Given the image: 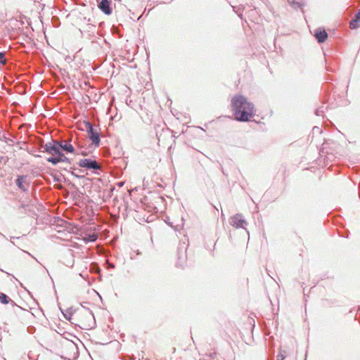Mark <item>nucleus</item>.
Listing matches in <instances>:
<instances>
[{"label": "nucleus", "mask_w": 360, "mask_h": 360, "mask_svg": "<svg viewBox=\"0 0 360 360\" xmlns=\"http://www.w3.org/2000/svg\"><path fill=\"white\" fill-rule=\"evenodd\" d=\"M70 141L68 140H62L59 141V144L60 145V149L61 150H63L66 153H74V154H78L74 146L70 143Z\"/></svg>", "instance_id": "0eeeda50"}, {"label": "nucleus", "mask_w": 360, "mask_h": 360, "mask_svg": "<svg viewBox=\"0 0 360 360\" xmlns=\"http://www.w3.org/2000/svg\"><path fill=\"white\" fill-rule=\"evenodd\" d=\"M60 146L58 140L51 139V141L46 143L41 146L44 148V152L51 155L47 158L46 160L53 165H56L59 162L71 164V160L65 155Z\"/></svg>", "instance_id": "f03ea898"}, {"label": "nucleus", "mask_w": 360, "mask_h": 360, "mask_svg": "<svg viewBox=\"0 0 360 360\" xmlns=\"http://www.w3.org/2000/svg\"><path fill=\"white\" fill-rule=\"evenodd\" d=\"M305 358H307V354H305ZM304 360H307V359H304Z\"/></svg>", "instance_id": "cd10ccee"}, {"label": "nucleus", "mask_w": 360, "mask_h": 360, "mask_svg": "<svg viewBox=\"0 0 360 360\" xmlns=\"http://www.w3.org/2000/svg\"><path fill=\"white\" fill-rule=\"evenodd\" d=\"M98 8L106 15H110L112 13L110 4L108 0H101L98 4Z\"/></svg>", "instance_id": "6e6552de"}, {"label": "nucleus", "mask_w": 360, "mask_h": 360, "mask_svg": "<svg viewBox=\"0 0 360 360\" xmlns=\"http://www.w3.org/2000/svg\"><path fill=\"white\" fill-rule=\"evenodd\" d=\"M229 224L236 229H245V226L247 225L248 223L244 219L243 214H236L230 217Z\"/></svg>", "instance_id": "20e7f679"}, {"label": "nucleus", "mask_w": 360, "mask_h": 360, "mask_svg": "<svg viewBox=\"0 0 360 360\" xmlns=\"http://www.w3.org/2000/svg\"><path fill=\"white\" fill-rule=\"evenodd\" d=\"M27 176L20 175L18 176L15 180L16 186L22 191L25 192L28 190L29 182L27 181Z\"/></svg>", "instance_id": "423d86ee"}, {"label": "nucleus", "mask_w": 360, "mask_h": 360, "mask_svg": "<svg viewBox=\"0 0 360 360\" xmlns=\"http://www.w3.org/2000/svg\"><path fill=\"white\" fill-rule=\"evenodd\" d=\"M1 340H2V337H1V335H0V341H1Z\"/></svg>", "instance_id": "bb28decb"}, {"label": "nucleus", "mask_w": 360, "mask_h": 360, "mask_svg": "<svg viewBox=\"0 0 360 360\" xmlns=\"http://www.w3.org/2000/svg\"><path fill=\"white\" fill-rule=\"evenodd\" d=\"M314 36L319 43L324 42L328 38V34L325 30L318 29L316 30Z\"/></svg>", "instance_id": "1a4fd4ad"}, {"label": "nucleus", "mask_w": 360, "mask_h": 360, "mask_svg": "<svg viewBox=\"0 0 360 360\" xmlns=\"http://www.w3.org/2000/svg\"><path fill=\"white\" fill-rule=\"evenodd\" d=\"M84 124L89 138L92 141V143L96 147L99 146L101 142L99 131L94 129V125L90 122L85 121Z\"/></svg>", "instance_id": "7ed1b4c3"}, {"label": "nucleus", "mask_w": 360, "mask_h": 360, "mask_svg": "<svg viewBox=\"0 0 360 360\" xmlns=\"http://www.w3.org/2000/svg\"><path fill=\"white\" fill-rule=\"evenodd\" d=\"M6 63V59L5 58V53L0 52V65H5Z\"/></svg>", "instance_id": "f3484780"}, {"label": "nucleus", "mask_w": 360, "mask_h": 360, "mask_svg": "<svg viewBox=\"0 0 360 360\" xmlns=\"http://www.w3.org/2000/svg\"><path fill=\"white\" fill-rule=\"evenodd\" d=\"M200 360H207V359H200Z\"/></svg>", "instance_id": "c85d7f7f"}, {"label": "nucleus", "mask_w": 360, "mask_h": 360, "mask_svg": "<svg viewBox=\"0 0 360 360\" xmlns=\"http://www.w3.org/2000/svg\"><path fill=\"white\" fill-rule=\"evenodd\" d=\"M81 155H84V156H86V155H87V153H86V152H84V151H82V152L81 153Z\"/></svg>", "instance_id": "5701e85b"}, {"label": "nucleus", "mask_w": 360, "mask_h": 360, "mask_svg": "<svg viewBox=\"0 0 360 360\" xmlns=\"http://www.w3.org/2000/svg\"><path fill=\"white\" fill-rule=\"evenodd\" d=\"M98 238V236L96 234H91L88 236V241L89 242H95Z\"/></svg>", "instance_id": "a211bd4d"}, {"label": "nucleus", "mask_w": 360, "mask_h": 360, "mask_svg": "<svg viewBox=\"0 0 360 360\" xmlns=\"http://www.w3.org/2000/svg\"><path fill=\"white\" fill-rule=\"evenodd\" d=\"M287 351L284 349H280L278 355L276 356V360H284L287 356Z\"/></svg>", "instance_id": "4468645a"}, {"label": "nucleus", "mask_w": 360, "mask_h": 360, "mask_svg": "<svg viewBox=\"0 0 360 360\" xmlns=\"http://www.w3.org/2000/svg\"><path fill=\"white\" fill-rule=\"evenodd\" d=\"M83 316H84L87 319H94V314L89 309H85L83 312Z\"/></svg>", "instance_id": "dca6fc26"}, {"label": "nucleus", "mask_w": 360, "mask_h": 360, "mask_svg": "<svg viewBox=\"0 0 360 360\" xmlns=\"http://www.w3.org/2000/svg\"><path fill=\"white\" fill-rule=\"evenodd\" d=\"M72 174L73 176H75V177H77V178H80V176H79V175H77V174H75L73 172H72Z\"/></svg>", "instance_id": "412c9836"}, {"label": "nucleus", "mask_w": 360, "mask_h": 360, "mask_svg": "<svg viewBox=\"0 0 360 360\" xmlns=\"http://www.w3.org/2000/svg\"><path fill=\"white\" fill-rule=\"evenodd\" d=\"M238 16L241 18V15L242 14L241 13H238Z\"/></svg>", "instance_id": "393cba45"}, {"label": "nucleus", "mask_w": 360, "mask_h": 360, "mask_svg": "<svg viewBox=\"0 0 360 360\" xmlns=\"http://www.w3.org/2000/svg\"><path fill=\"white\" fill-rule=\"evenodd\" d=\"M360 27V15L356 13L354 17L349 22V27L351 29H356Z\"/></svg>", "instance_id": "9d476101"}, {"label": "nucleus", "mask_w": 360, "mask_h": 360, "mask_svg": "<svg viewBox=\"0 0 360 360\" xmlns=\"http://www.w3.org/2000/svg\"><path fill=\"white\" fill-rule=\"evenodd\" d=\"M326 109H327V107L322 105L316 110L315 114L317 116H323V113L325 112V110H326Z\"/></svg>", "instance_id": "2eb2a0df"}, {"label": "nucleus", "mask_w": 360, "mask_h": 360, "mask_svg": "<svg viewBox=\"0 0 360 360\" xmlns=\"http://www.w3.org/2000/svg\"><path fill=\"white\" fill-rule=\"evenodd\" d=\"M15 238L14 237H11V243L13 245H15V243L14 241L13 240V239H14Z\"/></svg>", "instance_id": "4be33fe9"}, {"label": "nucleus", "mask_w": 360, "mask_h": 360, "mask_svg": "<svg viewBox=\"0 0 360 360\" xmlns=\"http://www.w3.org/2000/svg\"><path fill=\"white\" fill-rule=\"evenodd\" d=\"M231 108L235 119L239 122H248L255 114L254 104L240 94L235 95L232 98Z\"/></svg>", "instance_id": "f257e3e1"}, {"label": "nucleus", "mask_w": 360, "mask_h": 360, "mask_svg": "<svg viewBox=\"0 0 360 360\" xmlns=\"http://www.w3.org/2000/svg\"><path fill=\"white\" fill-rule=\"evenodd\" d=\"M123 184H124V182H121V183H120L119 186H123Z\"/></svg>", "instance_id": "b1692460"}, {"label": "nucleus", "mask_w": 360, "mask_h": 360, "mask_svg": "<svg viewBox=\"0 0 360 360\" xmlns=\"http://www.w3.org/2000/svg\"><path fill=\"white\" fill-rule=\"evenodd\" d=\"M0 302L4 304L11 303L13 306L15 305V303L7 295L2 292L0 293Z\"/></svg>", "instance_id": "9b49d317"}, {"label": "nucleus", "mask_w": 360, "mask_h": 360, "mask_svg": "<svg viewBox=\"0 0 360 360\" xmlns=\"http://www.w3.org/2000/svg\"><path fill=\"white\" fill-rule=\"evenodd\" d=\"M303 0H288V2L295 9L302 8L304 4Z\"/></svg>", "instance_id": "f8f14e48"}, {"label": "nucleus", "mask_w": 360, "mask_h": 360, "mask_svg": "<svg viewBox=\"0 0 360 360\" xmlns=\"http://www.w3.org/2000/svg\"><path fill=\"white\" fill-rule=\"evenodd\" d=\"M357 13L359 14V15H360V9L359 10V11L357 12Z\"/></svg>", "instance_id": "a878e982"}, {"label": "nucleus", "mask_w": 360, "mask_h": 360, "mask_svg": "<svg viewBox=\"0 0 360 360\" xmlns=\"http://www.w3.org/2000/svg\"><path fill=\"white\" fill-rule=\"evenodd\" d=\"M108 267H109V268H115V265H114L113 264H110V263H109V264H108Z\"/></svg>", "instance_id": "aec40b11"}, {"label": "nucleus", "mask_w": 360, "mask_h": 360, "mask_svg": "<svg viewBox=\"0 0 360 360\" xmlns=\"http://www.w3.org/2000/svg\"><path fill=\"white\" fill-rule=\"evenodd\" d=\"M79 327L81 328H82V329H88V328L91 327V326L90 325L87 326L86 324L83 323V325L82 326H79Z\"/></svg>", "instance_id": "6ab92c4d"}, {"label": "nucleus", "mask_w": 360, "mask_h": 360, "mask_svg": "<svg viewBox=\"0 0 360 360\" xmlns=\"http://www.w3.org/2000/svg\"><path fill=\"white\" fill-rule=\"evenodd\" d=\"M18 212L20 213V214H24V213H26L28 211H30V207L28 204H23L22 203L18 209Z\"/></svg>", "instance_id": "ddd939ff"}, {"label": "nucleus", "mask_w": 360, "mask_h": 360, "mask_svg": "<svg viewBox=\"0 0 360 360\" xmlns=\"http://www.w3.org/2000/svg\"><path fill=\"white\" fill-rule=\"evenodd\" d=\"M78 165L87 169L99 170L101 168V165L92 159H82L78 162Z\"/></svg>", "instance_id": "39448f33"}]
</instances>
